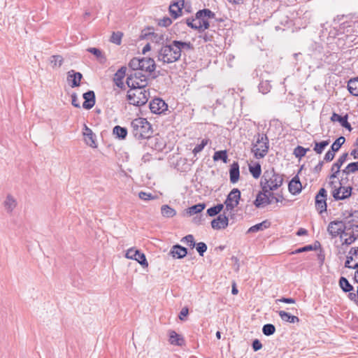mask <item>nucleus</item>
Returning a JSON list of instances; mask_svg holds the SVG:
<instances>
[{
  "label": "nucleus",
  "instance_id": "nucleus-2",
  "mask_svg": "<svg viewBox=\"0 0 358 358\" xmlns=\"http://www.w3.org/2000/svg\"><path fill=\"white\" fill-rule=\"evenodd\" d=\"M131 133L136 139H147L148 144H152L158 139L157 136H151L152 129L151 124L146 119L139 117L131 122Z\"/></svg>",
  "mask_w": 358,
  "mask_h": 358
},
{
  "label": "nucleus",
  "instance_id": "nucleus-10",
  "mask_svg": "<svg viewBox=\"0 0 358 358\" xmlns=\"http://www.w3.org/2000/svg\"><path fill=\"white\" fill-rule=\"evenodd\" d=\"M241 200V191L238 188H234L227 195L224 201L225 211L232 210L239 204Z\"/></svg>",
  "mask_w": 358,
  "mask_h": 358
},
{
  "label": "nucleus",
  "instance_id": "nucleus-16",
  "mask_svg": "<svg viewBox=\"0 0 358 358\" xmlns=\"http://www.w3.org/2000/svg\"><path fill=\"white\" fill-rule=\"evenodd\" d=\"M229 224L228 217L223 214L219 215L216 219L211 222V226L214 229H224L227 227Z\"/></svg>",
  "mask_w": 358,
  "mask_h": 358
},
{
  "label": "nucleus",
  "instance_id": "nucleus-17",
  "mask_svg": "<svg viewBox=\"0 0 358 358\" xmlns=\"http://www.w3.org/2000/svg\"><path fill=\"white\" fill-rule=\"evenodd\" d=\"M82 78L83 75L80 72L71 70L67 73V81L73 88L80 86Z\"/></svg>",
  "mask_w": 358,
  "mask_h": 358
},
{
  "label": "nucleus",
  "instance_id": "nucleus-22",
  "mask_svg": "<svg viewBox=\"0 0 358 358\" xmlns=\"http://www.w3.org/2000/svg\"><path fill=\"white\" fill-rule=\"evenodd\" d=\"M348 115L347 114L344 116H341L336 113H333L330 119L332 122H338L343 127L347 129L349 131H351L352 127L348 122Z\"/></svg>",
  "mask_w": 358,
  "mask_h": 358
},
{
  "label": "nucleus",
  "instance_id": "nucleus-14",
  "mask_svg": "<svg viewBox=\"0 0 358 358\" xmlns=\"http://www.w3.org/2000/svg\"><path fill=\"white\" fill-rule=\"evenodd\" d=\"M167 108V104L160 98H155L150 103V109L152 113L155 114H161L166 110Z\"/></svg>",
  "mask_w": 358,
  "mask_h": 358
},
{
  "label": "nucleus",
  "instance_id": "nucleus-51",
  "mask_svg": "<svg viewBox=\"0 0 358 358\" xmlns=\"http://www.w3.org/2000/svg\"><path fill=\"white\" fill-rule=\"evenodd\" d=\"M197 252L200 256H203L204 252L207 250V245L203 242H200L195 245Z\"/></svg>",
  "mask_w": 358,
  "mask_h": 358
},
{
  "label": "nucleus",
  "instance_id": "nucleus-38",
  "mask_svg": "<svg viewBox=\"0 0 358 358\" xmlns=\"http://www.w3.org/2000/svg\"><path fill=\"white\" fill-rule=\"evenodd\" d=\"M214 161L222 160L224 163L227 162L228 156L227 150L216 151L213 157Z\"/></svg>",
  "mask_w": 358,
  "mask_h": 358
},
{
  "label": "nucleus",
  "instance_id": "nucleus-44",
  "mask_svg": "<svg viewBox=\"0 0 358 358\" xmlns=\"http://www.w3.org/2000/svg\"><path fill=\"white\" fill-rule=\"evenodd\" d=\"M275 331V327L272 324H264L262 327V332L265 336H269L273 335Z\"/></svg>",
  "mask_w": 358,
  "mask_h": 358
},
{
  "label": "nucleus",
  "instance_id": "nucleus-7",
  "mask_svg": "<svg viewBox=\"0 0 358 358\" xmlns=\"http://www.w3.org/2000/svg\"><path fill=\"white\" fill-rule=\"evenodd\" d=\"M352 216L354 213L349 212L346 216L345 230L342 234L343 238L346 237L343 241V244L345 245H351L358 238V225L353 223V220H349Z\"/></svg>",
  "mask_w": 358,
  "mask_h": 358
},
{
  "label": "nucleus",
  "instance_id": "nucleus-9",
  "mask_svg": "<svg viewBox=\"0 0 358 358\" xmlns=\"http://www.w3.org/2000/svg\"><path fill=\"white\" fill-rule=\"evenodd\" d=\"M127 85L130 88L136 87H146L148 84L147 76L141 72L136 71L131 73L127 78Z\"/></svg>",
  "mask_w": 358,
  "mask_h": 358
},
{
  "label": "nucleus",
  "instance_id": "nucleus-18",
  "mask_svg": "<svg viewBox=\"0 0 358 358\" xmlns=\"http://www.w3.org/2000/svg\"><path fill=\"white\" fill-rule=\"evenodd\" d=\"M289 192L293 194H299L302 190V185L299 176L296 175L289 181L288 185Z\"/></svg>",
  "mask_w": 358,
  "mask_h": 358
},
{
  "label": "nucleus",
  "instance_id": "nucleus-35",
  "mask_svg": "<svg viewBox=\"0 0 358 358\" xmlns=\"http://www.w3.org/2000/svg\"><path fill=\"white\" fill-rule=\"evenodd\" d=\"M358 171V162L350 163L344 169L341 171V174L348 176L350 173H355Z\"/></svg>",
  "mask_w": 358,
  "mask_h": 358
},
{
  "label": "nucleus",
  "instance_id": "nucleus-63",
  "mask_svg": "<svg viewBox=\"0 0 358 358\" xmlns=\"http://www.w3.org/2000/svg\"><path fill=\"white\" fill-rule=\"evenodd\" d=\"M324 165V161H320L314 168V172L319 173L321 171Z\"/></svg>",
  "mask_w": 358,
  "mask_h": 358
},
{
  "label": "nucleus",
  "instance_id": "nucleus-54",
  "mask_svg": "<svg viewBox=\"0 0 358 358\" xmlns=\"http://www.w3.org/2000/svg\"><path fill=\"white\" fill-rule=\"evenodd\" d=\"M335 157V152H334L332 150H329L327 152L324 157V162H331Z\"/></svg>",
  "mask_w": 358,
  "mask_h": 358
},
{
  "label": "nucleus",
  "instance_id": "nucleus-40",
  "mask_svg": "<svg viewBox=\"0 0 358 358\" xmlns=\"http://www.w3.org/2000/svg\"><path fill=\"white\" fill-rule=\"evenodd\" d=\"M224 208V204L219 203L215 206H213L207 210V214L210 216L213 217L219 214L222 209Z\"/></svg>",
  "mask_w": 358,
  "mask_h": 358
},
{
  "label": "nucleus",
  "instance_id": "nucleus-36",
  "mask_svg": "<svg viewBox=\"0 0 358 358\" xmlns=\"http://www.w3.org/2000/svg\"><path fill=\"white\" fill-rule=\"evenodd\" d=\"M249 171L255 178H259L262 173L260 164L259 162H256L253 165H249Z\"/></svg>",
  "mask_w": 358,
  "mask_h": 358
},
{
  "label": "nucleus",
  "instance_id": "nucleus-64",
  "mask_svg": "<svg viewBox=\"0 0 358 358\" xmlns=\"http://www.w3.org/2000/svg\"><path fill=\"white\" fill-rule=\"evenodd\" d=\"M186 23H187V24L189 27H190L192 29H194L195 18H192V19L188 18V19H187L186 20Z\"/></svg>",
  "mask_w": 358,
  "mask_h": 358
},
{
  "label": "nucleus",
  "instance_id": "nucleus-42",
  "mask_svg": "<svg viewBox=\"0 0 358 358\" xmlns=\"http://www.w3.org/2000/svg\"><path fill=\"white\" fill-rule=\"evenodd\" d=\"M345 138L343 136L338 137L331 145V150L334 152H337L339 150L342 145L345 143Z\"/></svg>",
  "mask_w": 358,
  "mask_h": 358
},
{
  "label": "nucleus",
  "instance_id": "nucleus-34",
  "mask_svg": "<svg viewBox=\"0 0 358 358\" xmlns=\"http://www.w3.org/2000/svg\"><path fill=\"white\" fill-rule=\"evenodd\" d=\"M329 140L322 141L320 142L314 141L313 150L317 154H322L327 146L329 145Z\"/></svg>",
  "mask_w": 358,
  "mask_h": 358
},
{
  "label": "nucleus",
  "instance_id": "nucleus-27",
  "mask_svg": "<svg viewBox=\"0 0 358 358\" xmlns=\"http://www.w3.org/2000/svg\"><path fill=\"white\" fill-rule=\"evenodd\" d=\"M169 342L171 345L182 346L184 343V338L175 331H169Z\"/></svg>",
  "mask_w": 358,
  "mask_h": 358
},
{
  "label": "nucleus",
  "instance_id": "nucleus-60",
  "mask_svg": "<svg viewBox=\"0 0 358 358\" xmlns=\"http://www.w3.org/2000/svg\"><path fill=\"white\" fill-rule=\"evenodd\" d=\"M252 349L254 351H258L262 348V344L258 339H255L253 341L252 344Z\"/></svg>",
  "mask_w": 358,
  "mask_h": 358
},
{
  "label": "nucleus",
  "instance_id": "nucleus-3",
  "mask_svg": "<svg viewBox=\"0 0 358 358\" xmlns=\"http://www.w3.org/2000/svg\"><path fill=\"white\" fill-rule=\"evenodd\" d=\"M344 177L341 176V179L336 181V179H329L328 187L331 189V193L335 201L345 200L352 195V187L350 185L345 186Z\"/></svg>",
  "mask_w": 358,
  "mask_h": 358
},
{
  "label": "nucleus",
  "instance_id": "nucleus-25",
  "mask_svg": "<svg viewBox=\"0 0 358 358\" xmlns=\"http://www.w3.org/2000/svg\"><path fill=\"white\" fill-rule=\"evenodd\" d=\"M240 176L239 165L238 162H234L229 169V178L231 183L238 182Z\"/></svg>",
  "mask_w": 358,
  "mask_h": 358
},
{
  "label": "nucleus",
  "instance_id": "nucleus-1",
  "mask_svg": "<svg viewBox=\"0 0 358 358\" xmlns=\"http://www.w3.org/2000/svg\"><path fill=\"white\" fill-rule=\"evenodd\" d=\"M193 49L190 42L174 40L169 44L163 45L158 50L157 61L163 64H172L180 59L182 52Z\"/></svg>",
  "mask_w": 358,
  "mask_h": 358
},
{
  "label": "nucleus",
  "instance_id": "nucleus-50",
  "mask_svg": "<svg viewBox=\"0 0 358 358\" xmlns=\"http://www.w3.org/2000/svg\"><path fill=\"white\" fill-rule=\"evenodd\" d=\"M182 242L185 243L187 245H188L192 248H194L196 245L194 236L192 234H189V235H187L186 236H185L182 239Z\"/></svg>",
  "mask_w": 358,
  "mask_h": 358
},
{
  "label": "nucleus",
  "instance_id": "nucleus-48",
  "mask_svg": "<svg viewBox=\"0 0 358 358\" xmlns=\"http://www.w3.org/2000/svg\"><path fill=\"white\" fill-rule=\"evenodd\" d=\"M352 262H354V258H353L352 250L351 248L348 252V255L346 257V261L345 262V267L351 268V269H354V267H352L353 266V264H352Z\"/></svg>",
  "mask_w": 358,
  "mask_h": 358
},
{
  "label": "nucleus",
  "instance_id": "nucleus-39",
  "mask_svg": "<svg viewBox=\"0 0 358 358\" xmlns=\"http://www.w3.org/2000/svg\"><path fill=\"white\" fill-rule=\"evenodd\" d=\"M113 134L119 138L124 139L127 135V130L126 128L117 125L113 128Z\"/></svg>",
  "mask_w": 358,
  "mask_h": 358
},
{
  "label": "nucleus",
  "instance_id": "nucleus-29",
  "mask_svg": "<svg viewBox=\"0 0 358 358\" xmlns=\"http://www.w3.org/2000/svg\"><path fill=\"white\" fill-rule=\"evenodd\" d=\"M3 205L6 211L11 213L17 206V201L13 196L8 194L3 202Z\"/></svg>",
  "mask_w": 358,
  "mask_h": 358
},
{
  "label": "nucleus",
  "instance_id": "nucleus-61",
  "mask_svg": "<svg viewBox=\"0 0 358 358\" xmlns=\"http://www.w3.org/2000/svg\"><path fill=\"white\" fill-rule=\"evenodd\" d=\"M158 141H159V138L156 141H154L152 144H148V145H150L152 149L162 150L163 148V143H159Z\"/></svg>",
  "mask_w": 358,
  "mask_h": 358
},
{
  "label": "nucleus",
  "instance_id": "nucleus-52",
  "mask_svg": "<svg viewBox=\"0 0 358 358\" xmlns=\"http://www.w3.org/2000/svg\"><path fill=\"white\" fill-rule=\"evenodd\" d=\"M50 63L54 66H61L63 63V58L61 55H53L51 57Z\"/></svg>",
  "mask_w": 358,
  "mask_h": 358
},
{
  "label": "nucleus",
  "instance_id": "nucleus-8",
  "mask_svg": "<svg viewBox=\"0 0 358 358\" xmlns=\"http://www.w3.org/2000/svg\"><path fill=\"white\" fill-rule=\"evenodd\" d=\"M343 215L345 216L344 220H334L329 223L327 231L331 238H336L340 236V238L341 239L343 238L342 234L343 230H345L346 216H348V212L345 211Z\"/></svg>",
  "mask_w": 358,
  "mask_h": 358
},
{
  "label": "nucleus",
  "instance_id": "nucleus-30",
  "mask_svg": "<svg viewBox=\"0 0 358 358\" xmlns=\"http://www.w3.org/2000/svg\"><path fill=\"white\" fill-rule=\"evenodd\" d=\"M278 313L281 320L284 322L289 323H295L299 322V319L298 317L292 315L290 313H287L284 310H280Z\"/></svg>",
  "mask_w": 358,
  "mask_h": 358
},
{
  "label": "nucleus",
  "instance_id": "nucleus-46",
  "mask_svg": "<svg viewBox=\"0 0 358 358\" xmlns=\"http://www.w3.org/2000/svg\"><path fill=\"white\" fill-rule=\"evenodd\" d=\"M129 66L133 70V71H138L141 69V61L140 58L138 57H134L131 59L129 63Z\"/></svg>",
  "mask_w": 358,
  "mask_h": 358
},
{
  "label": "nucleus",
  "instance_id": "nucleus-28",
  "mask_svg": "<svg viewBox=\"0 0 358 358\" xmlns=\"http://www.w3.org/2000/svg\"><path fill=\"white\" fill-rule=\"evenodd\" d=\"M271 225V223L268 220H264L260 223H258L257 224H255L250 227L247 231L248 234H252L255 233L259 231H263L264 229H266L268 228Z\"/></svg>",
  "mask_w": 358,
  "mask_h": 358
},
{
  "label": "nucleus",
  "instance_id": "nucleus-41",
  "mask_svg": "<svg viewBox=\"0 0 358 358\" xmlns=\"http://www.w3.org/2000/svg\"><path fill=\"white\" fill-rule=\"evenodd\" d=\"M205 207L206 205L204 203H199L194 205L188 208L187 213L189 214V215H193L194 214L201 212L205 208Z\"/></svg>",
  "mask_w": 358,
  "mask_h": 358
},
{
  "label": "nucleus",
  "instance_id": "nucleus-59",
  "mask_svg": "<svg viewBox=\"0 0 358 358\" xmlns=\"http://www.w3.org/2000/svg\"><path fill=\"white\" fill-rule=\"evenodd\" d=\"M313 246L311 245H308L296 250L293 253L298 254L303 252L310 251L313 250Z\"/></svg>",
  "mask_w": 358,
  "mask_h": 358
},
{
  "label": "nucleus",
  "instance_id": "nucleus-49",
  "mask_svg": "<svg viewBox=\"0 0 358 358\" xmlns=\"http://www.w3.org/2000/svg\"><path fill=\"white\" fill-rule=\"evenodd\" d=\"M259 90L260 92H262V94H267L271 88V85L267 82V81H264V82H261L259 85Z\"/></svg>",
  "mask_w": 358,
  "mask_h": 358
},
{
  "label": "nucleus",
  "instance_id": "nucleus-57",
  "mask_svg": "<svg viewBox=\"0 0 358 358\" xmlns=\"http://www.w3.org/2000/svg\"><path fill=\"white\" fill-rule=\"evenodd\" d=\"M278 302L285 303H295L296 300L293 298L282 297L280 299H278L275 300V303H278Z\"/></svg>",
  "mask_w": 358,
  "mask_h": 358
},
{
  "label": "nucleus",
  "instance_id": "nucleus-62",
  "mask_svg": "<svg viewBox=\"0 0 358 358\" xmlns=\"http://www.w3.org/2000/svg\"><path fill=\"white\" fill-rule=\"evenodd\" d=\"M189 313V310L187 307H184L180 312L179 318L181 320H184V317H186Z\"/></svg>",
  "mask_w": 358,
  "mask_h": 358
},
{
  "label": "nucleus",
  "instance_id": "nucleus-53",
  "mask_svg": "<svg viewBox=\"0 0 358 358\" xmlns=\"http://www.w3.org/2000/svg\"><path fill=\"white\" fill-rule=\"evenodd\" d=\"M138 196L141 199L145 200V201H149V200L155 199V196H152V194L147 193L145 192H140L138 193Z\"/></svg>",
  "mask_w": 358,
  "mask_h": 358
},
{
  "label": "nucleus",
  "instance_id": "nucleus-24",
  "mask_svg": "<svg viewBox=\"0 0 358 358\" xmlns=\"http://www.w3.org/2000/svg\"><path fill=\"white\" fill-rule=\"evenodd\" d=\"M127 71V68L125 66H122L115 73V76L113 80L115 85L122 89L124 87L123 79L125 76Z\"/></svg>",
  "mask_w": 358,
  "mask_h": 358
},
{
  "label": "nucleus",
  "instance_id": "nucleus-58",
  "mask_svg": "<svg viewBox=\"0 0 358 358\" xmlns=\"http://www.w3.org/2000/svg\"><path fill=\"white\" fill-rule=\"evenodd\" d=\"M71 103L76 108H80V101H79V99H78V96H77L76 93H73L71 95Z\"/></svg>",
  "mask_w": 358,
  "mask_h": 358
},
{
  "label": "nucleus",
  "instance_id": "nucleus-4",
  "mask_svg": "<svg viewBox=\"0 0 358 358\" xmlns=\"http://www.w3.org/2000/svg\"><path fill=\"white\" fill-rule=\"evenodd\" d=\"M283 178L273 169L264 171L261 180L262 190L265 192L275 190L282 185Z\"/></svg>",
  "mask_w": 358,
  "mask_h": 358
},
{
  "label": "nucleus",
  "instance_id": "nucleus-55",
  "mask_svg": "<svg viewBox=\"0 0 358 358\" xmlns=\"http://www.w3.org/2000/svg\"><path fill=\"white\" fill-rule=\"evenodd\" d=\"M172 23V20L169 17H164L159 20L158 24L161 27H169Z\"/></svg>",
  "mask_w": 358,
  "mask_h": 358
},
{
  "label": "nucleus",
  "instance_id": "nucleus-56",
  "mask_svg": "<svg viewBox=\"0 0 358 358\" xmlns=\"http://www.w3.org/2000/svg\"><path fill=\"white\" fill-rule=\"evenodd\" d=\"M87 50L89 52L94 55L97 58H101L103 56L101 51L99 49H98V48H89Z\"/></svg>",
  "mask_w": 358,
  "mask_h": 358
},
{
  "label": "nucleus",
  "instance_id": "nucleus-37",
  "mask_svg": "<svg viewBox=\"0 0 358 358\" xmlns=\"http://www.w3.org/2000/svg\"><path fill=\"white\" fill-rule=\"evenodd\" d=\"M182 6L178 5V3H173L169 6V12L171 16L174 18H177L182 13Z\"/></svg>",
  "mask_w": 358,
  "mask_h": 358
},
{
  "label": "nucleus",
  "instance_id": "nucleus-5",
  "mask_svg": "<svg viewBox=\"0 0 358 358\" xmlns=\"http://www.w3.org/2000/svg\"><path fill=\"white\" fill-rule=\"evenodd\" d=\"M145 87H136V88H130L127 92V99L130 104L141 106L147 103L150 96V92Z\"/></svg>",
  "mask_w": 358,
  "mask_h": 358
},
{
  "label": "nucleus",
  "instance_id": "nucleus-26",
  "mask_svg": "<svg viewBox=\"0 0 358 358\" xmlns=\"http://www.w3.org/2000/svg\"><path fill=\"white\" fill-rule=\"evenodd\" d=\"M171 253L173 257L181 259L187 255V250L180 245H175L172 247Z\"/></svg>",
  "mask_w": 358,
  "mask_h": 358
},
{
  "label": "nucleus",
  "instance_id": "nucleus-13",
  "mask_svg": "<svg viewBox=\"0 0 358 358\" xmlns=\"http://www.w3.org/2000/svg\"><path fill=\"white\" fill-rule=\"evenodd\" d=\"M348 157V153H343L337 161L333 164L331 171V174L329 176V179H336L338 177V174L341 173V167L347 161Z\"/></svg>",
  "mask_w": 358,
  "mask_h": 358
},
{
  "label": "nucleus",
  "instance_id": "nucleus-32",
  "mask_svg": "<svg viewBox=\"0 0 358 358\" xmlns=\"http://www.w3.org/2000/svg\"><path fill=\"white\" fill-rule=\"evenodd\" d=\"M339 286L344 292L352 293L354 290V287L349 282L348 279L345 277H341L339 279Z\"/></svg>",
  "mask_w": 358,
  "mask_h": 358
},
{
  "label": "nucleus",
  "instance_id": "nucleus-19",
  "mask_svg": "<svg viewBox=\"0 0 358 358\" xmlns=\"http://www.w3.org/2000/svg\"><path fill=\"white\" fill-rule=\"evenodd\" d=\"M268 192H265L262 190V192H259L257 196L256 199L254 201V204L257 208H260L263 206L268 205L271 203V200L270 199L269 194H267Z\"/></svg>",
  "mask_w": 358,
  "mask_h": 358
},
{
  "label": "nucleus",
  "instance_id": "nucleus-15",
  "mask_svg": "<svg viewBox=\"0 0 358 358\" xmlns=\"http://www.w3.org/2000/svg\"><path fill=\"white\" fill-rule=\"evenodd\" d=\"M141 61V69L140 71H145L150 74L155 70V62L150 57H143L140 58Z\"/></svg>",
  "mask_w": 358,
  "mask_h": 358
},
{
  "label": "nucleus",
  "instance_id": "nucleus-21",
  "mask_svg": "<svg viewBox=\"0 0 358 358\" xmlns=\"http://www.w3.org/2000/svg\"><path fill=\"white\" fill-rule=\"evenodd\" d=\"M84 140L86 144L92 148H95V135L93 134L91 129H90L86 124H84L83 129Z\"/></svg>",
  "mask_w": 358,
  "mask_h": 358
},
{
  "label": "nucleus",
  "instance_id": "nucleus-6",
  "mask_svg": "<svg viewBox=\"0 0 358 358\" xmlns=\"http://www.w3.org/2000/svg\"><path fill=\"white\" fill-rule=\"evenodd\" d=\"M255 143H252V151L255 158L262 159L268 153L269 141L266 134L258 133L255 136Z\"/></svg>",
  "mask_w": 358,
  "mask_h": 358
},
{
  "label": "nucleus",
  "instance_id": "nucleus-31",
  "mask_svg": "<svg viewBox=\"0 0 358 358\" xmlns=\"http://www.w3.org/2000/svg\"><path fill=\"white\" fill-rule=\"evenodd\" d=\"M348 90L352 95L358 96V77L351 78L348 81Z\"/></svg>",
  "mask_w": 358,
  "mask_h": 358
},
{
  "label": "nucleus",
  "instance_id": "nucleus-33",
  "mask_svg": "<svg viewBox=\"0 0 358 358\" xmlns=\"http://www.w3.org/2000/svg\"><path fill=\"white\" fill-rule=\"evenodd\" d=\"M161 213L163 217L171 218L176 215V211L169 205H163L161 207Z\"/></svg>",
  "mask_w": 358,
  "mask_h": 358
},
{
  "label": "nucleus",
  "instance_id": "nucleus-47",
  "mask_svg": "<svg viewBox=\"0 0 358 358\" xmlns=\"http://www.w3.org/2000/svg\"><path fill=\"white\" fill-rule=\"evenodd\" d=\"M199 16H201L203 19L214 18L215 13L209 9H203L198 11Z\"/></svg>",
  "mask_w": 358,
  "mask_h": 358
},
{
  "label": "nucleus",
  "instance_id": "nucleus-20",
  "mask_svg": "<svg viewBox=\"0 0 358 358\" xmlns=\"http://www.w3.org/2000/svg\"><path fill=\"white\" fill-rule=\"evenodd\" d=\"M83 96L85 99L83 103V107L87 110L91 109L95 104L94 92L92 90H89L87 92L84 93Z\"/></svg>",
  "mask_w": 358,
  "mask_h": 358
},
{
  "label": "nucleus",
  "instance_id": "nucleus-43",
  "mask_svg": "<svg viewBox=\"0 0 358 358\" xmlns=\"http://www.w3.org/2000/svg\"><path fill=\"white\" fill-rule=\"evenodd\" d=\"M309 148H305L301 145H298L294 150V155L296 157L301 159L304 157L308 151H309Z\"/></svg>",
  "mask_w": 358,
  "mask_h": 358
},
{
  "label": "nucleus",
  "instance_id": "nucleus-11",
  "mask_svg": "<svg viewBox=\"0 0 358 358\" xmlns=\"http://www.w3.org/2000/svg\"><path fill=\"white\" fill-rule=\"evenodd\" d=\"M327 192L324 188L320 189L315 198V205L316 210L320 214L327 211Z\"/></svg>",
  "mask_w": 358,
  "mask_h": 358
},
{
  "label": "nucleus",
  "instance_id": "nucleus-45",
  "mask_svg": "<svg viewBox=\"0 0 358 358\" xmlns=\"http://www.w3.org/2000/svg\"><path fill=\"white\" fill-rule=\"evenodd\" d=\"M122 36L123 34L120 31L113 32L110 41L116 45H120Z\"/></svg>",
  "mask_w": 358,
  "mask_h": 358
},
{
  "label": "nucleus",
  "instance_id": "nucleus-12",
  "mask_svg": "<svg viewBox=\"0 0 358 358\" xmlns=\"http://www.w3.org/2000/svg\"><path fill=\"white\" fill-rule=\"evenodd\" d=\"M125 256L127 259L136 260L141 266H148V265L145 255L138 250L130 248L127 250Z\"/></svg>",
  "mask_w": 358,
  "mask_h": 358
},
{
  "label": "nucleus",
  "instance_id": "nucleus-23",
  "mask_svg": "<svg viewBox=\"0 0 358 358\" xmlns=\"http://www.w3.org/2000/svg\"><path fill=\"white\" fill-rule=\"evenodd\" d=\"M194 29L199 32L203 31L210 27L209 22L207 19H203L201 16H199L198 12L196 14Z\"/></svg>",
  "mask_w": 358,
  "mask_h": 358
}]
</instances>
